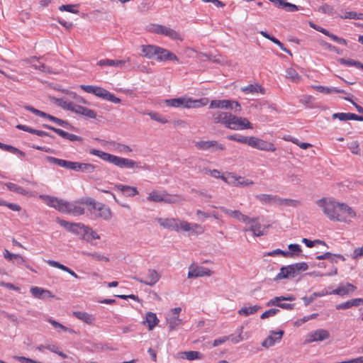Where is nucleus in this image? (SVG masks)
Here are the masks:
<instances>
[{"mask_svg":"<svg viewBox=\"0 0 363 363\" xmlns=\"http://www.w3.org/2000/svg\"><path fill=\"white\" fill-rule=\"evenodd\" d=\"M260 308L261 306L257 305L248 307H243L238 311V314L240 315L248 316L250 315L255 313Z\"/></svg>","mask_w":363,"mask_h":363,"instance_id":"nucleus-46","label":"nucleus"},{"mask_svg":"<svg viewBox=\"0 0 363 363\" xmlns=\"http://www.w3.org/2000/svg\"><path fill=\"white\" fill-rule=\"evenodd\" d=\"M89 153L93 155H96L100 157L101 160L111 163L121 169H142V167L139 164V162H137L130 159L121 157L96 149H91L89 150Z\"/></svg>","mask_w":363,"mask_h":363,"instance_id":"nucleus-2","label":"nucleus"},{"mask_svg":"<svg viewBox=\"0 0 363 363\" xmlns=\"http://www.w3.org/2000/svg\"><path fill=\"white\" fill-rule=\"evenodd\" d=\"M247 224H250L248 228H245L244 231H251L253 233V235L255 237H259L264 235V229H262V226L259 222L258 218H250L249 220H247Z\"/></svg>","mask_w":363,"mask_h":363,"instance_id":"nucleus-15","label":"nucleus"},{"mask_svg":"<svg viewBox=\"0 0 363 363\" xmlns=\"http://www.w3.org/2000/svg\"><path fill=\"white\" fill-rule=\"evenodd\" d=\"M229 113H228V112H223V111H216V112H215L212 115L213 122L216 123H222L225 127L227 121H228Z\"/></svg>","mask_w":363,"mask_h":363,"instance_id":"nucleus-35","label":"nucleus"},{"mask_svg":"<svg viewBox=\"0 0 363 363\" xmlns=\"http://www.w3.org/2000/svg\"><path fill=\"white\" fill-rule=\"evenodd\" d=\"M160 47L153 45H143L141 51L144 57L152 59L155 56H157Z\"/></svg>","mask_w":363,"mask_h":363,"instance_id":"nucleus-30","label":"nucleus"},{"mask_svg":"<svg viewBox=\"0 0 363 363\" xmlns=\"http://www.w3.org/2000/svg\"><path fill=\"white\" fill-rule=\"evenodd\" d=\"M130 58H128L127 60H115L110 59H104L101 60L97 62V65L99 66H110V67H117L122 68L124 67L126 62H129Z\"/></svg>","mask_w":363,"mask_h":363,"instance_id":"nucleus-31","label":"nucleus"},{"mask_svg":"<svg viewBox=\"0 0 363 363\" xmlns=\"http://www.w3.org/2000/svg\"><path fill=\"white\" fill-rule=\"evenodd\" d=\"M278 255H281L285 257H293L294 254L289 251H284L280 249H277L272 250L271 252H267L265 256H275Z\"/></svg>","mask_w":363,"mask_h":363,"instance_id":"nucleus-56","label":"nucleus"},{"mask_svg":"<svg viewBox=\"0 0 363 363\" xmlns=\"http://www.w3.org/2000/svg\"><path fill=\"white\" fill-rule=\"evenodd\" d=\"M157 60L160 61L179 60L178 57L174 53L160 47L158 53H157Z\"/></svg>","mask_w":363,"mask_h":363,"instance_id":"nucleus-28","label":"nucleus"},{"mask_svg":"<svg viewBox=\"0 0 363 363\" xmlns=\"http://www.w3.org/2000/svg\"><path fill=\"white\" fill-rule=\"evenodd\" d=\"M48 321L55 328V329H57V328H60L62 329V330L65 331V332H69V333H73L74 330L72 329H70V328H68L65 326H64L63 325H62L61 323L57 322L56 320H52L51 318H49L48 319Z\"/></svg>","mask_w":363,"mask_h":363,"instance_id":"nucleus-60","label":"nucleus"},{"mask_svg":"<svg viewBox=\"0 0 363 363\" xmlns=\"http://www.w3.org/2000/svg\"><path fill=\"white\" fill-rule=\"evenodd\" d=\"M168 327L169 330H175L179 325L182 324V320L178 315H172L167 318Z\"/></svg>","mask_w":363,"mask_h":363,"instance_id":"nucleus-44","label":"nucleus"},{"mask_svg":"<svg viewBox=\"0 0 363 363\" xmlns=\"http://www.w3.org/2000/svg\"><path fill=\"white\" fill-rule=\"evenodd\" d=\"M74 112L89 118H96V117L95 111L79 105H76Z\"/></svg>","mask_w":363,"mask_h":363,"instance_id":"nucleus-32","label":"nucleus"},{"mask_svg":"<svg viewBox=\"0 0 363 363\" xmlns=\"http://www.w3.org/2000/svg\"><path fill=\"white\" fill-rule=\"evenodd\" d=\"M157 221L160 223V225L164 227V228L172 230H176L179 231V220L175 218H157Z\"/></svg>","mask_w":363,"mask_h":363,"instance_id":"nucleus-22","label":"nucleus"},{"mask_svg":"<svg viewBox=\"0 0 363 363\" xmlns=\"http://www.w3.org/2000/svg\"><path fill=\"white\" fill-rule=\"evenodd\" d=\"M316 204L324 215L333 221L348 223L356 216L351 207L346 203H339L333 198H322L316 201Z\"/></svg>","mask_w":363,"mask_h":363,"instance_id":"nucleus-1","label":"nucleus"},{"mask_svg":"<svg viewBox=\"0 0 363 363\" xmlns=\"http://www.w3.org/2000/svg\"><path fill=\"white\" fill-rule=\"evenodd\" d=\"M213 177L217 178V179H221L223 182L228 183V178L225 177L223 175H221V173L218 169H209L208 174Z\"/></svg>","mask_w":363,"mask_h":363,"instance_id":"nucleus-62","label":"nucleus"},{"mask_svg":"<svg viewBox=\"0 0 363 363\" xmlns=\"http://www.w3.org/2000/svg\"><path fill=\"white\" fill-rule=\"evenodd\" d=\"M0 149L8 151L9 152L13 153V154H18L21 156H25L26 153L23 152L22 150L12 146L10 145H6L4 143H2L0 142Z\"/></svg>","mask_w":363,"mask_h":363,"instance_id":"nucleus-50","label":"nucleus"},{"mask_svg":"<svg viewBox=\"0 0 363 363\" xmlns=\"http://www.w3.org/2000/svg\"><path fill=\"white\" fill-rule=\"evenodd\" d=\"M363 256V246L361 247L355 248L351 254V257L353 259H358Z\"/></svg>","mask_w":363,"mask_h":363,"instance_id":"nucleus-64","label":"nucleus"},{"mask_svg":"<svg viewBox=\"0 0 363 363\" xmlns=\"http://www.w3.org/2000/svg\"><path fill=\"white\" fill-rule=\"evenodd\" d=\"M255 197L261 202L268 203H273L277 204L278 196L262 194L257 195Z\"/></svg>","mask_w":363,"mask_h":363,"instance_id":"nucleus-45","label":"nucleus"},{"mask_svg":"<svg viewBox=\"0 0 363 363\" xmlns=\"http://www.w3.org/2000/svg\"><path fill=\"white\" fill-rule=\"evenodd\" d=\"M23 108L37 116H39L43 117V118H46L49 119L50 121L55 122L58 125L62 126L66 128H73L72 125L67 121L62 120L57 117H55L50 114H48L43 111L38 110V109H36L34 107H33L32 106L27 105V106H24Z\"/></svg>","mask_w":363,"mask_h":363,"instance_id":"nucleus-9","label":"nucleus"},{"mask_svg":"<svg viewBox=\"0 0 363 363\" xmlns=\"http://www.w3.org/2000/svg\"><path fill=\"white\" fill-rule=\"evenodd\" d=\"M283 279H290L288 266L282 267L280 269V272L274 278V280L277 281Z\"/></svg>","mask_w":363,"mask_h":363,"instance_id":"nucleus-57","label":"nucleus"},{"mask_svg":"<svg viewBox=\"0 0 363 363\" xmlns=\"http://www.w3.org/2000/svg\"><path fill=\"white\" fill-rule=\"evenodd\" d=\"M43 57H37L35 56L30 57L26 60V62L30 64L34 69H39L43 72L51 73L50 68L43 63H39V66H37V62H38L40 59Z\"/></svg>","mask_w":363,"mask_h":363,"instance_id":"nucleus-23","label":"nucleus"},{"mask_svg":"<svg viewBox=\"0 0 363 363\" xmlns=\"http://www.w3.org/2000/svg\"><path fill=\"white\" fill-rule=\"evenodd\" d=\"M270 333L273 335H277L278 336L277 337H274L272 335H269L262 342V347L265 348H269L272 346H273L277 340H280L282 338V336L284 335V330H279L278 332H274L273 330L270 331Z\"/></svg>","mask_w":363,"mask_h":363,"instance_id":"nucleus-27","label":"nucleus"},{"mask_svg":"<svg viewBox=\"0 0 363 363\" xmlns=\"http://www.w3.org/2000/svg\"><path fill=\"white\" fill-rule=\"evenodd\" d=\"M213 272L206 267L191 264L189 268L188 278H196L204 276H211Z\"/></svg>","mask_w":363,"mask_h":363,"instance_id":"nucleus-16","label":"nucleus"},{"mask_svg":"<svg viewBox=\"0 0 363 363\" xmlns=\"http://www.w3.org/2000/svg\"><path fill=\"white\" fill-rule=\"evenodd\" d=\"M149 30L153 33L165 35L172 40H183L181 35L177 31L163 25L152 24Z\"/></svg>","mask_w":363,"mask_h":363,"instance_id":"nucleus-8","label":"nucleus"},{"mask_svg":"<svg viewBox=\"0 0 363 363\" xmlns=\"http://www.w3.org/2000/svg\"><path fill=\"white\" fill-rule=\"evenodd\" d=\"M329 336L330 334L328 330L324 329H318L314 332L308 334V339L306 340V341L308 342H312L315 341H323L324 340L328 339Z\"/></svg>","mask_w":363,"mask_h":363,"instance_id":"nucleus-19","label":"nucleus"},{"mask_svg":"<svg viewBox=\"0 0 363 363\" xmlns=\"http://www.w3.org/2000/svg\"><path fill=\"white\" fill-rule=\"evenodd\" d=\"M220 209L224 213L228 215L230 217H233V218L237 219L239 221H242L244 223H247V220H249V217L247 216L242 214L239 211H237V210L232 211V210L228 209L225 207H220Z\"/></svg>","mask_w":363,"mask_h":363,"instance_id":"nucleus-29","label":"nucleus"},{"mask_svg":"<svg viewBox=\"0 0 363 363\" xmlns=\"http://www.w3.org/2000/svg\"><path fill=\"white\" fill-rule=\"evenodd\" d=\"M82 254L84 255L88 256V257H91L94 259H95L96 261H104L106 262H109L108 257H107L101 254H99L98 252L91 253V252L83 251V252H82Z\"/></svg>","mask_w":363,"mask_h":363,"instance_id":"nucleus-54","label":"nucleus"},{"mask_svg":"<svg viewBox=\"0 0 363 363\" xmlns=\"http://www.w3.org/2000/svg\"><path fill=\"white\" fill-rule=\"evenodd\" d=\"M195 146L199 150H211V152L225 150V146L216 140L198 141L195 143Z\"/></svg>","mask_w":363,"mask_h":363,"instance_id":"nucleus-14","label":"nucleus"},{"mask_svg":"<svg viewBox=\"0 0 363 363\" xmlns=\"http://www.w3.org/2000/svg\"><path fill=\"white\" fill-rule=\"evenodd\" d=\"M115 187L120 190L126 196H134L138 194V191L134 186L122 184H116Z\"/></svg>","mask_w":363,"mask_h":363,"instance_id":"nucleus-33","label":"nucleus"},{"mask_svg":"<svg viewBox=\"0 0 363 363\" xmlns=\"http://www.w3.org/2000/svg\"><path fill=\"white\" fill-rule=\"evenodd\" d=\"M3 255L4 257L9 262H12L17 265H23L26 268L30 269V267L27 264V259L19 254L11 253L8 250L5 249Z\"/></svg>","mask_w":363,"mask_h":363,"instance_id":"nucleus-17","label":"nucleus"},{"mask_svg":"<svg viewBox=\"0 0 363 363\" xmlns=\"http://www.w3.org/2000/svg\"><path fill=\"white\" fill-rule=\"evenodd\" d=\"M80 88L89 94H92L99 98L114 104H119L121 101V100L114 94L100 86L82 84L80 85Z\"/></svg>","mask_w":363,"mask_h":363,"instance_id":"nucleus-5","label":"nucleus"},{"mask_svg":"<svg viewBox=\"0 0 363 363\" xmlns=\"http://www.w3.org/2000/svg\"><path fill=\"white\" fill-rule=\"evenodd\" d=\"M56 221L59 223L62 227L67 230L68 231L75 234V235H82L84 233L85 225L80 223H70L67 220L60 219L57 218Z\"/></svg>","mask_w":363,"mask_h":363,"instance_id":"nucleus-13","label":"nucleus"},{"mask_svg":"<svg viewBox=\"0 0 363 363\" xmlns=\"http://www.w3.org/2000/svg\"><path fill=\"white\" fill-rule=\"evenodd\" d=\"M208 103V99L203 98L200 99L193 100L190 98H175L171 99H167L165 104L167 106L176 107V108H199L201 106H206Z\"/></svg>","mask_w":363,"mask_h":363,"instance_id":"nucleus-3","label":"nucleus"},{"mask_svg":"<svg viewBox=\"0 0 363 363\" xmlns=\"http://www.w3.org/2000/svg\"><path fill=\"white\" fill-rule=\"evenodd\" d=\"M279 309L276 308H270L266 311H264L260 316L261 319H266L267 318L275 315L279 312Z\"/></svg>","mask_w":363,"mask_h":363,"instance_id":"nucleus-61","label":"nucleus"},{"mask_svg":"<svg viewBox=\"0 0 363 363\" xmlns=\"http://www.w3.org/2000/svg\"><path fill=\"white\" fill-rule=\"evenodd\" d=\"M340 64L347 65V66H354L358 69H360L363 70V64L360 62L359 61H356L352 59H345V58H340L338 60Z\"/></svg>","mask_w":363,"mask_h":363,"instance_id":"nucleus-49","label":"nucleus"},{"mask_svg":"<svg viewBox=\"0 0 363 363\" xmlns=\"http://www.w3.org/2000/svg\"><path fill=\"white\" fill-rule=\"evenodd\" d=\"M54 99H55V104H57L59 106L63 108L64 109L74 112L76 105H74L73 103L67 101L62 99L54 98Z\"/></svg>","mask_w":363,"mask_h":363,"instance_id":"nucleus-48","label":"nucleus"},{"mask_svg":"<svg viewBox=\"0 0 363 363\" xmlns=\"http://www.w3.org/2000/svg\"><path fill=\"white\" fill-rule=\"evenodd\" d=\"M43 126L48 129L52 130V131H54L55 133H56L57 134H58L60 136H61L63 138H67L68 133L62 130V129L56 128L55 127H52L51 125H46V124H44Z\"/></svg>","mask_w":363,"mask_h":363,"instance_id":"nucleus-63","label":"nucleus"},{"mask_svg":"<svg viewBox=\"0 0 363 363\" xmlns=\"http://www.w3.org/2000/svg\"><path fill=\"white\" fill-rule=\"evenodd\" d=\"M228 184L244 187L249 185H252L254 182L253 181L245 179L243 177L230 174V177L228 178Z\"/></svg>","mask_w":363,"mask_h":363,"instance_id":"nucleus-21","label":"nucleus"},{"mask_svg":"<svg viewBox=\"0 0 363 363\" xmlns=\"http://www.w3.org/2000/svg\"><path fill=\"white\" fill-rule=\"evenodd\" d=\"M159 322L158 318L155 313L148 312L146 314L145 321L144 323H147L148 329L152 330Z\"/></svg>","mask_w":363,"mask_h":363,"instance_id":"nucleus-39","label":"nucleus"},{"mask_svg":"<svg viewBox=\"0 0 363 363\" xmlns=\"http://www.w3.org/2000/svg\"><path fill=\"white\" fill-rule=\"evenodd\" d=\"M274 3V6L279 9H282L288 12H294L298 10V6L295 4L289 3L285 0H269Z\"/></svg>","mask_w":363,"mask_h":363,"instance_id":"nucleus-26","label":"nucleus"},{"mask_svg":"<svg viewBox=\"0 0 363 363\" xmlns=\"http://www.w3.org/2000/svg\"><path fill=\"white\" fill-rule=\"evenodd\" d=\"M67 213L72 214L74 216L83 215L84 213V208L77 206L74 203H69Z\"/></svg>","mask_w":363,"mask_h":363,"instance_id":"nucleus-43","label":"nucleus"},{"mask_svg":"<svg viewBox=\"0 0 363 363\" xmlns=\"http://www.w3.org/2000/svg\"><path fill=\"white\" fill-rule=\"evenodd\" d=\"M82 238L91 242L92 240L100 239V236L92 228L86 225Z\"/></svg>","mask_w":363,"mask_h":363,"instance_id":"nucleus-37","label":"nucleus"},{"mask_svg":"<svg viewBox=\"0 0 363 363\" xmlns=\"http://www.w3.org/2000/svg\"><path fill=\"white\" fill-rule=\"evenodd\" d=\"M210 108H225L235 110V112H240V105L238 101L231 100H212L209 105Z\"/></svg>","mask_w":363,"mask_h":363,"instance_id":"nucleus-11","label":"nucleus"},{"mask_svg":"<svg viewBox=\"0 0 363 363\" xmlns=\"http://www.w3.org/2000/svg\"><path fill=\"white\" fill-rule=\"evenodd\" d=\"M318 11L323 13L328 14L330 16H333L335 13V11L333 9V8L327 4H323L322 6H320L318 8Z\"/></svg>","mask_w":363,"mask_h":363,"instance_id":"nucleus-58","label":"nucleus"},{"mask_svg":"<svg viewBox=\"0 0 363 363\" xmlns=\"http://www.w3.org/2000/svg\"><path fill=\"white\" fill-rule=\"evenodd\" d=\"M241 90L245 92V94H254V93H258L260 92L262 94H264V89L259 84H249L246 86H244L241 89Z\"/></svg>","mask_w":363,"mask_h":363,"instance_id":"nucleus-40","label":"nucleus"},{"mask_svg":"<svg viewBox=\"0 0 363 363\" xmlns=\"http://www.w3.org/2000/svg\"><path fill=\"white\" fill-rule=\"evenodd\" d=\"M147 199L149 201L156 203L164 202L165 203H176L184 201V199L179 195L169 194L166 191L159 192L156 190L152 191Z\"/></svg>","mask_w":363,"mask_h":363,"instance_id":"nucleus-6","label":"nucleus"},{"mask_svg":"<svg viewBox=\"0 0 363 363\" xmlns=\"http://www.w3.org/2000/svg\"><path fill=\"white\" fill-rule=\"evenodd\" d=\"M47 263L51 267L60 269L64 272H67L68 274H69L71 276L74 277L76 279L79 278L78 275L74 271L70 269L69 267L57 262V261L49 259L47 261Z\"/></svg>","mask_w":363,"mask_h":363,"instance_id":"nucleus-36","label":"nucleus"},{"mask_svg":"<svg viewBox=\"0 0 363 363\" xmlns=\"http://www.w3.org/2000/svg\"><path fill=\"white\" fill-rule=\"evenodd\" d=\"M249 146L262 151L274 152L276 150L273 143L253 136L250 137Z\"/></svg>","mask_w":363,"mask_h":363,"instance_id":"nucleus-12","label":"nucleus"},{"mask_svg":"<svg viewBox=\"0 0 363 363\" xmlns=\"http://www.w3.org/2000/svg\"><path fill=\"white\" fill-rule=\"evenodd\" d=\"M45 159L48 162L58 165L60 167H64L65 169L72 170H73L74 169V162L58 159L51 156H47Z\"/></svg>","mask_w":363,"mask_h":363,"instance_id":"nucleus-25","label":"nucleus"},{"mask_svg":"<svg viewBox=\"0 0 363 363\" xmlns=\"http://www.w3.org/2000/svg\"><path fill=\"white\" fill-rule=\"evenodd\" d=\"M179 229L184 231L194 230L196 228L200 227L198 224H191L184 220H179Z\"/></svg>","mask_w":363,"mask_h":363,"instance_id":"nucleus-55","label":"nucleus"},{"mask_svg":"<svg viewBox=\"0 0 363 363\" xmlns=\"http://www.w3.org/2000/svg\"><path fill=\"white\" fill-rule=\"evenodd\" d=\"M82 203L90 206L89 211L104 220H110L111 218V211L105 205L96 202L94 199L86 197L82 199Z\"/></svg>","mask_w":363,"mask_h":363,"instance_id":"nucleus-4","label":"nucleus"},{"mask_svg":"<svg viewBox=\"0 0 363 363\" xmlns=\"http://www.w3.org/2000/svg\"><path fill=\"white\" fill-rule=\"evenodd\" d=\"M40 197L43 199L49 206L55 208L61 213H67L68 208L67 204H69V202L50 196L41 195Z\"/></svg>","mask_w":363,"mask_h":363,"instance_id":"nucleus-10","label":"nucleus"},{"mask_svg":"<svg viewBox=\"0 0 363 363\" xmlns=\"http://www.w3.org/2000/svg\"><path fill=\"white\" fill-rule=\"evenodd\" d=\"M301 242H303L308 247H313L315 245V244H320L327 246L325 242L321 240H315L312 241L307 238H303Z\"/></svg>","mask_w":363,"mask_h":363,"instance_id":"nucleus-59","label":"nucleus"},{"mask_svg":"<svg viewBox=\"0 0 363 363\" xmlns=\"http://www.w3.org/2000/svg\"><path fill=\"white\" fill-rule=\"evenodd\" d=\"M134 279L141 284L152 286L160 280V275L156 270L150 269L147 272V279L143 280L138 277H134Z\"/></svg>","mask_w":363,"mask_h":363,"instance_id":"nucleus-18","label":"nucleus"},{"mask_svg":"<svg viewBox=\"0 0 363 363\" xmlns=\"http://www.w3.org/2000/svg\"><path fill=\"white\" fill-rule=\"evenodd\" d=\"M6 187L11 191H13V192H16V193H18V194H22V195H27L28 194V192L24 189L23 187H21V186H18L16 184H13V183H7L6 184Z\"/></svg>","mask_w":363,"mask_h":363,"instance_id":"nucleus-53","label":"nucleus"},{"mask_svg":"<svg viewBox=\"0 0 363 363\" xmlns=\"http://www.w3.org/2000/svg\"><path fill=\"white\" fill-rule=\"evenodd\" d=\"M230 140L237 141L242 144H247L249 145L250 137L243 136L239 134L230 135L227 136Z\"/></svg>","mask_w":363,"mask_h":363,"instance_id":"nucleus-51","label":"nucleus"},{"mask_svg":"<svg viewBox=\"0 0 363 363\" xmlns=\"http://www.w3.org/2000/svg\"><path fill=\"white\" fill-rule=\"evenodd\" d=\"M73 315L77 318L82 320L83 322L89 325H92L94 323V318L93 317V315L86 312L74 311L73 312Z\"/></svg>","mask_w":363,"mask_h":363,"instance_id":"nucleus-38","label":"nucleus"},{"mask_svg":"<svg viewBox=\"0 0 363 363\" xmlns=\"http://www.w3.org/2000/svg\"><path fill=\"white\" fill-rule=\"evenodd\" d=\"M226 128L232 130H245L252 128L251 123L246 118L229 113Z\"/></svg>","mask_w":363,"mask_h":363,"instance_id":"nucleus-7","label":"nucleus"},{"mask_svg":"<svg viewBox=\"0 0 363 363\" xmlns=\"http://www.w3.org/2000/svg\"><path fill=\"white\" fill-rule=\"evenodd\" d=\"M284 296H275L272 298H271L267 303V306H277L279 308H281L283 309L286 310H293L294 308L295 304L294 303H281V301H284Z\"/></svg>","mask_w":363,"mask_h":363,"instance_id":"nucleus-20","label":"nucleus"},{"mask_svg":"<svg viewBox=\"0 0 363 363\" xmlns=\"http://www.w3.org/2000/svg\"><path fill=\"white\" fill-rule=\"evenodd\" d=\"M286 77L293 82H298L301 79V76L294 68H289L286 71Z\"/></svg>","mask_w":363,"mask_h":363,"instance_id":"nucleus-52","label":"nucleus"},{"mask_svg":"<svg viewBox=\"0 0 363 363\" xmlns=\"http://www.w3.org/2000/svg\"><path fill=\"white\" fill-rule=\"evenodd\" d=\"M313 87L317 91L320 92V93H324V94H330L331 92L347 94L345 90L339 89H337V88L330 89V88H328V87H326V86H320V85H318V86H313Z\"/></svg>","mask_w":363,"mask_h":363,"instance_id":"nucleus-47","label":"nucleus"},{"mask_svg":"<svg viewBox=\"0 0 363 363\" xmlns=\"http://www.w3.org/2000/svg\"><path fill=\"white\" fill-rule=\"evenodd\" d=\"M277 204L284 206L297 207L301 205V202L298 200L291 199H282L278 196Z\"/></svg>","mask_w":363,"mask_h":363,"instance_id":"nucleus-41","label":"nucleus"},{"mask_svg":"<svg viewBox=\"0 0 363 363\" xmlns=\"http://www.w3.org/2000/svg\"><path fill=\"white\" fill-rule=\"evenodd\" d=\"M30 293L35 298H40V299H45L46 298H53L54 297V295L51 293L50 291L38 287V286L31 287Z\"/></svg>","mask_w":363,"mask_h":363,"instance_id":"nucleus-24","label":"nucleus"},{"mask_svg":"<svg viewBox=\"0 0 363 363\" xmlns=\"http://www.w3.org/2000/svg\"><path fill=\"white\" fill-rule=\"evenodd\" d=\"M202 357V354L198 351H186L180 353L181 358L186 359L190 361L197 359H201Z\"/></svg>","mask_w":363,"mask_h":363,"instance_id":"nucleus-42","label":"nucleus"},{"mask_svg":"<svg viewBox=\"0 0 363 363\" xmlns=\"http://www.w3.org/2000/svg\"><path fill=\"white\" fill-rule=\"evenodd\" d=\"M356 287L352 284L347 283L345 285H341L337 289H334L332 292L333 294L344 296L345 294H349L350 292H352L355 291Z\"/></svg>","mask_w":363,"mask_h":363,"instance_id":"nucleus-34","label":"nucleus"}]
</instances>
